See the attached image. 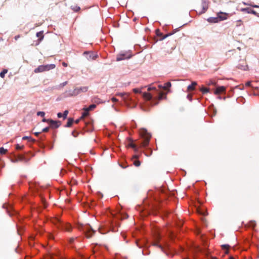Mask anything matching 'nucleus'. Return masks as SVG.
Here are the masks:
<instances>
[{"label": "nucleus", "instance_id": "nucleus-1", "mask_svg": "<svg viewBox=\"0 0 259 259\" xmlns=\"http://www.w3.org/2000/svg\"><path fill=\"white\" fill-rule=\"evenodd\" d=\"M146 88H135L133 89V92L136 94H140L145 100L149 101L151 105H157L159 101L166 99L167 93L159 91L153 84H150L148 87L147 90L149 93L143 91Z\"/></svg>", "mask_w": 259, "mask_h": 259}, {"label": "nucleus", "instance_id": "nucleus-2", "mask_svg": "<svg viewBox=\"0 0 259 259\" xmlns=\"http://www.w3.org/2000/svg\"><path fill=\"white\" fill-rule=\"evenodd\" d=\"M161 240V235L160 232L157 230L154 235L153 245L158 247L160 250L164 252L168 256H172L175 251L171 248L169 244L165 241Z\"/></svg>", "mask_w": 259, "mask_h": 259}, {"label": "nucleus", "instance_id": "nucleus-3", "mask_svg": "<svg viewBox=\"0 0 259 259\" xmlns=\"http://www.w3.org/2000/svg\"><path fill=\"white\" fill-rule=\"evenodd\" d=\"M140 136L142 141L140 143V147L145 148L149 145L151 135L146 129L143 128L140 131Z\"/></svg>", "mask_w": 259, "mask_h": 259}, {"label": "nucleus", "instance_id": "nucleus-4", "mask_svg": "<svg viewBox=\"0 0 259 259\" xmlns=\"http://www.w3.org/2000/svg\"><path fill=\"white\" fill-rule=\"evenodd\" d=\"M128 217V215L126 213H119L117 215L116 217H115L112 221L111 222L110 229L112 232H116L117 231V229L116 228L120 226V223L118 222L119 220H123L126 219Z\"/></svg>", "mask_w": 259, "mask_h": 259}, {"label": "nucleus", "instance_id": "nucleus-5", "mask_svg": "<svg viewBox=\"0 0 259 259\" xmlns=\"http://www.w3.org/2000/svg\"><path fill=\"white\" fill-rule=\"evenodd\" d=\"M117 95L120 96L122 98L125 104L133 108L136 106V102L133 99V97L128 93H119Z\"/></svg>", "mask_w": 259, "mask_h": 259}, {"label": "nucleus", "instance_id": "nucleus-6", "mask_svg": "<svg viewBox=\"0 0 259 259\" xmlns=\"http://www.w3.org/2000/svg\"><path fill=\"white\" fill-rule=\"evenodd\" d=\"M77 227L79 230L82 231L85 234L88 238L91 237L96 232L89 224H78Z\"/></svg>", "mask_w": 259, "mask_h": 259}, {"label": "nucleus", "instance_id": "nucleus-7", "mask_svg": "<svg viewBox=\"0 0 259 259\" xmlns=\"http://www.w3.org/2000/svg\"><path fill=\"white\" fill-rule=\"evenodd\" d=\"M54 223L60 230L68 232H70L72 230V226L70 224L63 222L59 219H55Z\"/></svg>", "mask_w": 259, "mask_h": 259}, {"label": "nucleus", "instance_id": "nucleus-8", "mask_svg": "<svg viewBox=\"0 0 259 259\" xmlns=\"http://www.w3.org/2000/svg\"><path fill=\"white\" fill-rule=\"evenodd\" d=\"M55 67L56 65L54 64L39 65L34 69V72L36 73L42 72L53 69Z\"/></svg>", "mask_w": 259, "mask_h": 259}, {"label": "nucleus", "instance_id": "nucleus-9", "mask_svg": "<svg viewBox=\"0 0 259 259\" xmlns=\"http://www.w3.org/2000/svg\"><path fill=\"white\" fill-rule=\"evenodd\" d=\"M88 90V87H81L80 88H76L73 90H69L68 91V96H76L81 93H85L87 92Z\"/></svg>", "mask_w": 259, "mask_h": 259}, {"label": "nucleus", "instance_id": "nucleus-10", "mask_svg": "<svg viewBox=\"0 0 259 259\" xmlns=\"http://www.w3.org/2000/svg\"><path fill=\"white\" fill-rule=\"evenodd\" d=\"M3 208L6 209L7 213L10 216L14 215L17 213L16 211L14 209L12 204L11 203H5L3 204Z\"/></svg>", "mask_w": 259, "mask_h": 259}, {"label": "nucleus", "instance_id": "nucleus-11", "mask_svg": "<svg viewBox=\"0 0 259 259\" xmlns=\"http://www.w3.org/2000/svg\"><path fill=\"white\" fill-rule=\"evenodd\" d=\"M132 55L128 52H121L118 54L116 57V61H120L124 59H129Z\"/></svg>", "mask_w": 259, "mask_h": 259}, {"label": "nucleus", "instance_id": "nucleus-12", "mask_svg": "<svg viewBox=\"0 0 259 259\" xmlns=\"http://www.w3.org/2000/svg\"><path fill=\"white\" fill-rule=\"evenodd\" d=\"M49 124L51 128H58L61 124V122L59 120H54L52 119L49 120Z\"/></svg>", "mask_w": 259, "mask_h": 259}, {"label": "nucleus", "instance_id": "nucleus-13", "mask_svg": "<svg viewBox=\"0 0 259 259\" xmlns=\"http://www.w3.org/2000/svg\"><path fill=\"white\" fill-rule=\"evenodd\" d=\"M177 31V30H175L172 33H167L166 34V35L163 36L162 35V33L159 31V29H157L156 30V34L157 35V36H159V37H161V38H160L159 39L160 40H163L164 39H165V38H166L167 37L170 36V35H171L172 34H173L174 33H175Z\"/></svg>", "mask_w": 259, "mask_h": 259}, {"label": "nucleus", "instance_id": "nucleus-14", "mask_svg": "<svg viewBox=\"0 0 259 259\" xmlns=\"http://www.w3.org/2000/svg\"><path fill=\"white\" fill-rule=\"evenodd\" d=\"M83 54L87 55L86 57L88 60H95L98 56L97 54H95L93 52H84Z\"/></svg>", "mask_w": 259, "mask_h": 259}, {"label": "nucleus", "instance_id": "nucleus-15", "mask_svg": "<svg viewBox=\"0 0 259 259\" xmlns=\"http://www.w3.org/2000/svg\"><path fill=\"white\" fill-rule=\"evenodd\" d=\"M228 14L226 13H223L222 12H220L218 13V16L219 18V21H223L226 20L227 19V16H228Z\"/></svg>", "mask_w": 259, "mask_h": 259}, {"label": "nucleus", "instance_id": "nucleus-16", "mask_svg": "<svg viewBox=\"0 0 259 259\" xmlns=\"http://www.w3.org/2000/svg\"><path fill=\"white\" fill-rule=\"evenodd\" d=\"M237 67L242 70H247L248 69V66L246 62L244 61H242L240 63H239Z\"/></svg>", "mask_w": 259, "mask_h": 259}, {"label": "nucleus", "instance_id": "nucleus-17", "mask_svg": "<svg viewBox=\"0 0 259 259\" xmlns=\"http://www.w3.org/2000/svg\"><path fill=\"white\" fill-rule=\"evenodd\" d=\"M158 88L159 89H164L165 90H167V92L169 91V88L171 86V84L170 82H167L163 85H158Z\"/></svg>", "mask_w": 259, "mask_h": 259}, {"label": "nucleus", "instance_id": "nucleus-18", "mask_svg": "<svg viewBox=\"0 0 259 259\" xmlns=\"http://www.w3.org/2000/svg\"><path fill=\"white\" fill-rule=\"evenodd\" d=\"M226 91V87L224 86H220L216 88L214 94L216 95H218L221 93H225Z\"/></svg>", "mask_w": 259, "mask_h": 259}, {"label": "nucleus", "instance_id": "nucleus-19", "mask_svg": "<svg viewBox=\"0 0 259 259\" xmlns=\"http://www.w3.org/2000/svg\"><path fill=\"white\" fill-rule=\"evenodd\" d=\"M207 21L210 23H215L220 22L219 18H218V16L215 17H209L207 19Z\"/></svg>", "mask_w": 259, "mask_h": 259}, {"label": "nucleus", "instance_id": "nucleus-20", "mask_svg": "<svg viewBox=\"0 0 259 259\" xmlns=\"http://www.w3.org/2000/svg\"><path fill=\"white\" fill-rule=\"evenodd\" d=\"M202 10L199 12L200 14L205 13L208 9V5L205 1H203L202 3Z\"/></svg>", "mask_w": 259, "mask_h": 259}, {"label": "nucleus", "instance_id": "nucleus-21", "mask_svg": "<svg viewBox=\"0 0 259 259\" xmlns=\"http://www.w3.org/2000/svg\"><path fill=\"white\" fill-rule=\"evenodd\" d=\"M242 11L245 12L248 14H254L255 15L257 14V13L254 10L251 9L250 8H246L242 9Z\"/></svg>", "mask_w": 259, "mask_h": 259}, {"label": "nucleus", "instance_id": "nucleus-22", "mask_svg": "<svg viewBox=\"0 0 259 259\" xmlns=\"http://www.w3.org/2000/svg\"><path fill=\"white\" fill-rule=\"evenodd\" d=\"M87 129L86 130V131L88 132H91L93 131L94 127L93 125L92 124V122H89L88 123H85Z\"/></svg>", "mask_w": 259, "mask_h": 259}, {"label": "nucleus", "instance_id": "nucleus-23", "mask_svg": "<svg viewBox=\"0 0 259 259\" xmlns=\"http://www.w3.org/2000/svg\"><path fill=\"white\" fill-rule=\"evenodd\" d=\"M43 33H44V31H40L37 32L36 33V36H37V37H38V38H38L39 42L40 41H41L43 39V38H44V36Z\"/></svg>", "mask_w": 259, "mask_h": 259}, {"label": "nucleus", "instance_id": "nucleus-24", "mask_svg": "<svg viewBox=\"0 0 259 259\" xmlns=\"http://www.w3.org/2000/svg\"><path fill=\"white\" fill-rule=\"evenodd\" d=\"M127 146L134 149V150L136 152L138 151V148L137 147V145L136 144H135L134 143H133V142L132 141H131L130 143H128Z\"/></svg>", "mask_w": 259, "mask_h": 259}, {"label": "nucleus", "instance_id": "nucleus-25", "mask_svg": "<svg viewBox=\"0 0 259 259\" xmlns=\"http://www.w3.org/2000/svg\"><path fill=\"white\" fill-rule=\"evenodd\" d=\"M74 122V120L72 118H69L68 119V121L67 124L65 125L66 127H70L72 126L73 123Z\"/></svg>", "mask_w": 259, "mask_h": 259}, {"label": "nucleus", "instance_id": "nucleus-26", "mask_svg": "<svg viewBox=\"0 0 259 259\" xmlns=\"http://www.w3.org/2000/svg\"><path fill=\"white\" fill-rule=\"evenodd\" d=\"M84 111L82 114V116L80 118H83L84 117L88 116L89 115V111L85 108H83Z\"/></svg>", "mask_w": 259, "mask_h": 259}, {"label": "nucleus", "instance_id": "nucleus-27", "mask_svg": "<svg viewBox=\"0 0 259 259\" xmlns=\"http://www.w3.org/2000/svg\"><path fill=\"white\" fill-rule=\"evenodd\" d=\"M98 229H99V231L100 233L102 234H106L109 231V230H108L107 229H104L102 228H99Z\"/></svg>", "mask_w": 259, "mask_h": 259}, {"label": "nucleus", "instance_id": "nucleus-28", "mask_svg": "<svg viewBox=\"0 0 259 259\" xmlns=\"http://www.w3.org/2000/svg\"><path fill=\"white\" fill-rule=\"evenodd\" d=\"M8 72V70L6 69H4L1 73L0 76L2 78H4L5 74Z\"/></svg>", "mask_w": 259, "mask_h": 259}, {"label": "nucleus", "instance_id": "nucleus-29", "mask_svg": "<svg viewBox=\"0 0 259 259\" xmlns=\"http://www.w3.org/2000/svg\"><path fill=\"white\" fill-rule=\"evenodd\" d=\"M200 91L202 92L203 94H205L209 92V89L207 88L202 87L200 89Z\"/></svg>", "mask_w": 259, "mask_h": 259}, {"label": "nucleus", "instance_id": "nucleus-30", "mask_svg": "<svg viewBox=\"0 0 259 259\" xmlns=\"http://www.w3.org/2000/svg\"><path fill=\"white\" fill-rule=\"evenodd\" d=\"M96 107V105L94 104H91L88 107L86 108L87 109H88V111H91L93 109H94Z\"/></svg>", "mask_w": 259, "mask_h": 259}, {"label": "nucleus", "instance_id": "nucleus-31", "mask_svg": "<svg viewBox=\"0 0 259 259\" xmlns=\"http://www.w3.org/2000/svg\"><path fill=\"white\" fill-rule=\"evenodd\" d=\"M7 150L4 148L3 147L0 148V154H5L7 153Z\"/></svg>", "mask_w": 259, "mask_h": 259}, {"label": "nucleus", "instance_id": "nucleus-32", "mask_svg": "<svg viewBox=\"0 0 259 259\" xmlns=\"http://www.w3.org/2000/svg\"><path fill=\"white\" fill-rule=\"evenodd\" d=\"M23 148H24V146H23V145H19V144H17L16 145V150H21V149H22Z\"/></svg>", "mask_w": 259, "mask_h": 259}, {"label": "nucleus", "instance_id": "nucleus-33", "mask_svg": "<svg viewBox=\"0 0 259 259\" xmlns=\"http://www.w3.org/2000/svg\"><path fill=\"white\" fill-rule=\"evenodd\" d=\"M136 244H137V246H138L139 248H142L143 247V245L145 244V243H144L143 244H141L140 242V241L137 240Z\"/></svg>", "mask_w": 259, "mask_h": 259}, {"label": "nucleus", "instance_id": "nucleus-34", "mask_svg": "<svg viewBox=\"0 0 259 259\" xmlns=\"http://www.w3.org/2000/svg\"><path fill=\"white\" fill-rule=\"evenodd\" d=\"M79 134V133L78 132H76L75 131H73L72 132V133H71V135L74 137H77L78 135Z\"/></svg>", "mask_w": 259, "mask_h": 259}, {"label": "nucleus", "instance_id": "nucleus-35", "mask_svg": "<svg viewBox=\"0 0 259 259\" xmlns=\"http://www.w3.org/2000/svg\"><path fill=\"white\" fill-rule=\"evenodd\" d=\"M37 116H40L41 117H44L45 115V113L43 111H38L37 112Z\"/></svg>", "mask_w": 259, "mask_h": 259}, {"label": "nucleus", "instance_id": "nucleus-36", "mask_svg": "<svg viewBox=\"0 0 259 259\" xmlns=\"http://www.w3.org/2000/svg\"><path fill=\"white\" fill-rule=\"evenodd\" d=\"M68 114V110H65L63 113V119H65L67 118V115Z\"/></svg>", "mask_w": 259, "mask_h": 259}, {"label": "nucleus", "instance_id": "nucleus-37", "mask_svg": "<svg viewBox=\"0 0 259 259\" xmlns=\"http://www.w3.org/2000/svg\"><path fill=\"white\" fill-rule=\"evenodd\" d=\"M134 164L136 166H139L141 164V162L139 160H135L134 161Z\"/></svg>", "mask_w": 259, "mask_h": 259}, {"label": "nucleus", "instance_id": "nucleus-38", "mask_svg": "<svg viewBox=\"0 0 259 259\" xmlns=\"http://www.w3.org/2000/svg\"><path fill=\"white\" fill-rule=\"evenodd\" d=\"M255 222L254 221H251L249 222V225L250 227L254 228L255 226Z\"/></svg>", "mask_w": 259, "mask_h": 259}, {"label": "nucleus", "instance_id": "nucleus-39", "mask_svg": "<svg viewBox=\"0 0 259 259\" xmlns=\"http://www.w3.org/2000/svg\"><path fill=\"white\" fill-rule=\"evenodd\" d=\"M187 90H188V91L194 90H195V88L193 87L191 84H190V85H189L188 86Z\"/></svg>", "mask_w": 259, "mask_h": 259}, {"label": "nucleus", "instance_id": "nucleus-40", "mask_svg": "<svg viewBox=\"0 0 259 259\" xmlns=\"http://www.w3.org/2000/svg\"><path fill=\"white\" fill-rule=\"evenodd\" d=\"M67 81H64L61 83H60L59 85V88H62L63 87H64L65 85H66L67 84Z\"/></svg>", "mask_w": 259, "mask_h": 259}, {"label": "nucleus", "instance_id": "nucleus-41", "mask_svg": "<svg viewBox=\"0 0 259 259\" xmlns=\"http://www.w3.org/2000/svg\"><path fill=\"white\" fill-rule=\"evenodd\" d=\"M20 159L21 160L25 161L26 162L28 161V160L23 155H21L20 156Z\"/></svg>", "mask_w": 259, "mask_h": 259}, {"label": "nucleus", "instance_id": "nucleus-42", "mask_svg": "<svg viewBox=\"0 0 259 259\" xmlns=\"http://www.w3.org/2000/svg\"><path fill=\"white\" fill-rule=\"evenodd\" d=\"M49 129H50V127H45L42 130L41 132H48L49 131Z\"/></svg>", "mask_w": 259, "mask_h": 259}, {"label": "nucleus", "instance_id": "nucleus-43", "mask_svg": "<svg viewBox=\"0 0 259 259\" xmlns=\"http://www.w3.org/2000/svg\"><path fill=\"white\" fill-rule=\"evenodd\" d=\"M236 22H237V24L236 25V27H239L241 24L242 21L241 20H239L237 21Z\"/></svg>", "mask_w": 259, "mask_h": 259}, {"label": "nucleus", "instance_id": "nucleus-44", "mask_svg": "<svg viewBox=\"0 0 259 259\" xmlns=\"http://www.w3.org/2000/svg\"><path fill=\"white\" fill-rule=\"evenodd\" d=\"M222 246L223 249H227L229 246L228 244H224V245H223Z\"/></svg>", "mask_w": 259, "mask_h": 259}, {"label": "nucleus", "instance_id": "nucleus-45", "mask_svg": "<svg viewBox=\"0 0 259 259\" xmlns=\"http://www.w3.org/2000/svg\"><path fill=\"white\" fill-rule=\"evenodd\" d=\"M245 85L247 86V87H251V82L250 81H247L245 83Z\"/></svg>", "mask_w": 259, "mask_h": 259}, {"label": "nucleus", "instance_id": "nucleus-46", "mask_svg": "<svg viewBox=\"0 0 259 259\" xmlns=\"http://www.w3.org/2000/svg\"><path fill=\"white\" fill-rule=\"evenodd\" d=\"M57 117L58 118H62L63 117V113H61V112H59L57 114Z\"/></svg>", "mask_w": 259, "mask_h": 259}, {"label": "nucleus", "instance_id": "nucleus-47", "mask_svg": "<svg viewBox=\"0 0 259 259\" xmlns=\"http://www.w3.org/2000/svg\"><path fill=\"white\" fill-rule=\"evenodd\" d=\"M111 101L113 102H118V99H116V98L115 97H112L111 99Z\"/></svg>", "mask_w": 259, "mask_h": 259}, {"label": "nucleus", "instance_id": "nucleus-48", "mask_svg": "<svg viewBox=\"0 0 259 259\" xmlns=\"http://www.w3.org/2000/svg\"><path fill=\"white\" fill-rule=\"evenodd\" d=\"M51 119H46V118H44L42 119V122H48V123H49V120H50Z\"/></svg>", "mask_w": 259, "mask_h": 259}, {"label": "nucleus", "instance_id": "nucleus-49", "mask_svg": "<svg viewBox=\"0 0 259 259\" xmlns=\"http://www.w3.org/2000/svg\"><path fill=\"white\" fill-rule=\"evenodd\" d=\"M188 99H189L190 101H192V96L190 94H188L187 96Z\"/></svg>", "mask_w": 259, "mask_h": 259}, {"label": "nucleus", "instance_id": "nucleus-50", "mask_svg": "<svg viewBox=\"0 0 259 259\" xmlns=\"http://www.w3.org/2000/svg\"><path fill=\"white\" fill-rule=\"evenodd\" d=\"M149 154H148L147 153H145V155L147 156H150L152 154V150L151 149H149Z\"/></svg>", "mask_w": 259, "mask_h": 259}, {"label": "nucleus", "instance_id": "nucleus-51", "mask_svg": "<svg viewBox=\"0 0 259 259\" xmlns=\"http://www.w3.org/2000/svg\"><path fill=\"white\" fill-rule=\"evenodd\" d=\"M26 139H32L31 137H29L28 136H24L22 138V140H26Z\"/></svg>", "mask_w": 259, "mask_h": 259}, {"label": "nucleus", "instance_id": "nucleus-52", "mask_svg": "<svg viewBox=\"0 0 259 259\" xmlns=\"http://www.w3.org/2000/svg\"><path fill=\"white\" fill-rule=\"evenodd\" d=\"M74 239H74V238H70L69 239V243H72L73 242V241H74Z\"/></svg>", "mask_w": 259, "mask_h": 259}, {"label": "nucleus", "instance_id": "nucleus-53", "mask_svg": "<svg viewBox=\"0 0 259 259\" xmlns=\"http://www.w3.org/2000/svg\"><path fill=\"white\" fill-rule=\"evenodd\" d=\"M193 87H195V86L197 84V82L196 81H193L192 83L191 84Z\"/></svg>", "mask_w": 259, "mask_h": 259}, {"label": "nucleus", "instance_id": "nucleus-54", "mask_svg": "<svg viewBox=\"0 0 259 259\" xmlns=\"http://www.w3.org/2000/svg\"><path fill=\"white\" fill-rule=\"evenodd\" d=\"M20 37V35H16L14 37L15 39L16 40H18V38H19Z\"/></svg>", "mask_w": 259, "mask_h": 259}, {"label": "nucleus", "instance_id": "nucleus-55", "mask_svg": "<svg viewBox=\"0 0 259 259\" xmlns=\"http://www.w3.org/2000/svg\"><path fill=\"white\" fill-rule=\"evenodd\" d=\"M80 10V8L79 7H76L75 9H74V11L77 12Z\"/></svg>", "mask_w": 259, "mask_h": 259}, {"label": "nucleus", "instance_id": "nucleus-56", "mask_svg": "<svg viewBox=\"0 0 259 259\" xmlns=\"http://www.w3.org/2000/svg\"><path fill=\"white\" fill-rule=\"evenodd\" d=\"M62 65H63L64 67H67V65H67V63H65V62H63L62 63Z\"/></svg>", "mask_w": 259, "mask_h": 259}, {"label": "nucleus", "instance_id": "nucleus-57", "mask_svg": "<svg viewBox=\"0 0 259 259\" xmlns=\"http://www.w3.org/2000/svg\"><path fill=\"white\" fill-rule=\"evenodd\" d=\"M80 119H76V120H75V121H74V122L75 123L77 124V123H79V121H80Z\"/></svg>", "mask_w": 259, "mask_h": 259}, {"label": "nucleus", "instance_id": "nucleus-58", "mask_svg": "<svg viewBox=\"0 0 259 259\" xmlns=\"http://www.w3.org/2000/svg\"><path fill=\"white\" fill-rule=\"evenodd\" d=\"M41 132H36L34 133L35 135L38 136Z\"/></svg>", "mask_w": 259, "mask_h": 259}, {"label": "nucleus", "instance_id": "nucleus-59", "mask_svg": "<svg viewBox=\"0 0 259 259\" xmlns=\"http://www.w3.org/2000/svg\"><path fill=\"white\" fill-rule=\"evenodd\" d=\"M97 101L95 100H94V102H96V103H100V102H99V101H98L99 99H97Z\"/></svg>", "mask_w": 259, "mask_h": 259}, {"label": "nucleus", "instance_id": "nucleus-60", "mask_svg": "<svg viewBox=\"0 0 259 259\" xmlns=\"http://www.w3.org/2000/svg\"><path fill=\"white\" fill-rule=\"evenodd\" d=\"M253 7H254V8H258V6L257 5H254V6H253Z\"/></svg>", "mask_w": 259, "mask_h": 259}, {"label": "nucleus", "instance_id": "nucleus-61", "mask_svg": "<svg viewBox=\"0 0 259 259\" xmlns=\"http://www.w3.org/2000/svg\"><path fill=\"white\" fill-rule=\"evenodd\" d=\"M229 259H234V258L233 256H230Z\"/></svg>", "mask_w": 259, "mask_h": 259}, {"label": "nucleus", "instance_id": "nucleus-62", "mask_svg": "<svg viewBox=\"0 0 259 259\" xmlns=\"http://www.w3.org/2000/svg\"><path fill=\"white\" fill-rule=\"evenodd\" d=\"M50 238L53 239V236H52V235H50Z\"/></svg>", "mask_w": 259, "mask_h": 259}, {"label": "nucleus", "instance_id": "nucleus-63", "mask_svg": "<svg viewBox=\"0 0 259 259\" xmlns=\"http://www.w3.org/2000/svg\"><path fill=\"white\" fill-rule=\"evenodd\" d=\"M226 253H228V250H226Z\"/></svg>", "mask_w": 259, "mask_h": 259}, {"label": "nucleus", "instance_id": "nucleus-64", "mask_svg": "<svg viewBox=\"0 0 259 259\" xmlns=\"http://www.w3.org/2000/svg\"><path fill=\"white\" fill-rule=\"evenodd\" d=\"M182 224H181L179 225V226H182Z\"/></svg>", "mask_w": 259, "mask_h": 259}]
</instances>
